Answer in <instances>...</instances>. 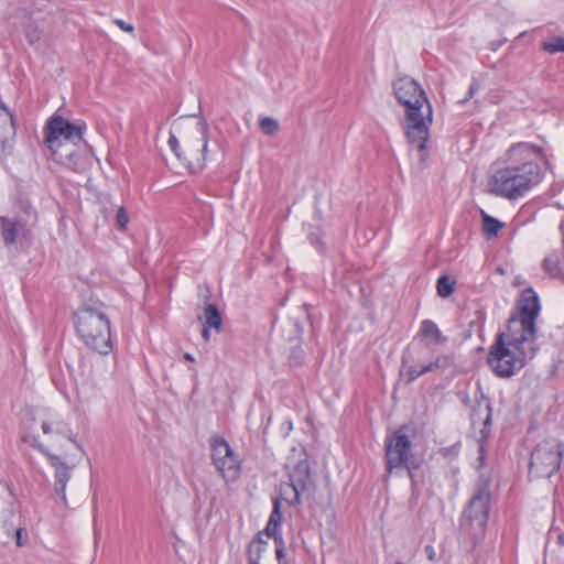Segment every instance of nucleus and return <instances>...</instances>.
Returning a JSON list of instances; mask_svg holds the SVG:
<instances>
[{
    "label": "nucleus",
    "instance_id": "obj_41",
    "mask_svg": "<svg viewBox=\"0 0 564 564\" xmlns=\"http://www.w3.org/2000/svg\"><path fill=\"white\" fill-rule=\"evenodd\" d=\"M184 358H185V360H188V361H192V362L195 360L194 357L191 354H188V352H186L184 355Z\"/></svg>",
    "mask_w": 564,
    "mask_h": 564
},
{
    "label": "nucleus",
    "instance_id": "obj_18",
    "mask_svg": "<svg viewBox=\"0 0 564 564\" xmlns=\"http://www.w3.org/2000/svg\"><path fill=\"white\" fill-rule=\"evenodd\" d=\"M282 521V513H281V502L279 498H275L273 500V510L270 514L269 521L267 523V527L264 529V533L271 538V536H278V530L280 527V523Z\"/></svg>",
    "mask_w": 564,
    "mask_h": 564
},
{
    "label": "nucleus",
    "instance_id": "obj_11",
    "mask_svg": "<svg viewBox=\"0 0 564 564\" xmlns=\"http://www.w3.org/2000/svg\"><path fill=\"white\" fill-rule=\"evenodd\" d=\"M22 440L48 458L50 465L54 468V492L61 498L62 503L66 507V486L72 477V471L76 464L66 463L59 455L50 453L48 447L41 443L36 436L24 435Z\"/></svg>",
    "mask_w": 564,
    "mask_h": 564
},
{
    "label": "nucleus",
    "instance_id": "obj_9",
    "mask_svg": "<svg viewBox=\"0 0 564 564\" xmlns=\"http://www.w3.org/2000/svg\"><path fill=\"white\" fill-rule=\"evenodd\" d=\"M563 453L564 444L557 438L547 437L539 442L531 453L529 477L551 478L560 470Z\"/></svg>",
    "mask_w": 564,
    "mask_h": 564
},
{
    "label": "nucleus",
    "instance_id": "obj_15",
    "mask_svg": "<svg viewBox=\"0 0 564 564\" xmlns=\"http://www.w3.org/2000/svg\"><path fill=\"white\" fill-rule=\"evenodd\" d=\"M14 135L15 126L13 116L0 100V155H6L11 152Z\"/></svg>",
    "mask_w": 564,
    "mask_h": 564
},
{
    "label": "nucleus",
    "instance_id": "obj_39",
    "mask_svg": "<svg viewBox=\"0 0 564 564\" xmlns=\"http://www.w3.org/2000/svg\"><path fill=\"white\" fill-rule=\"evenodd\" d=\"M556 542L558 545H564V534L563 533L557 535Z\"/></svg>",
    "mask_w": 564,
    "mask_h": 564
},
{
    "label": "nucleus",
    "instance_id": "obj_32",
    "mask_svg": "<svg viewBox=\"0 0 564 564\" xmlns=\"http://www.w3.org/2000/svg\"><path fill=\"white\" fill-rule=\"evenodd\" d=\"M305 354L300 347H294L291 350L290 362L291 365H301L304 361Z\"/></svg>",
    "mask_w": 564,
    "mask_h": 564
},
{
    "label": "nucleus",
    "instance_id": "obj_8",
    "mask_svg": "<svg viewBox=\"0 0 564 564\" xmlns=\"http://www.w3.org/2000/svg\"><path fill=\"white\" fill-rule=\"evenodd\" d=\"M490 482L479 479L476 491L468 501L460 518V527L469 534H482L487 525L490 511Z\"/></svg>",
    "mask_w": 564,
    "mask_h": 564
},
{
    "label": "nucleus",
    "instance_id": "obj_36",
    "mask_svg": "<svg viewBox=\"0 0 564 564\" xmlns=\"http://www.w3.org/2000/svg\"><path fill=\"white\" fill-rule=\"evenodd\" d=\"M479 89V84L476 79H474L469 86L467 97L462 100V102H466L468 99H470L475 93Z\"/></svg>",
    "mask_w": 564,
    "mask_h": 564
},
{
    "label": "nucleus",
    "instance_id": "obj_7",
    "mask_svg": "<svg viewBox=\"0 0 564 564\" xmlns=\"http://www.w3.org/2000/svg\"><path fill=\"white\" fill-rule=\"evenodd\" d=\"M284 468L290 482L281 486L282 496L290 506L300 505L301 497L310 492L313 487L305 448L293 447L286 458Z\"/></svg>",
    "mask_w": 564,
    "mask_h": 564
},
{
    "label": "nucleus",
    "instance_id": "obj_3",
    "mask_svg": "<svg viewBox=\"0 0 564 564\" xmlns=\"http://www.w3.org/2000/svg\"><path fill=\"white\" fill-rule=\"evenodd\" d=\"M542 149L528 142L512 145L507 152V165L495 172L491 192L497 196L517 199L542 180V171L534 156Z\"/></svg>",
    "mask_w": 564,
    "mask_h": 564
},
{
    "label": "nucleus",
    "instance_id": "obj_21",
    "mask_svg": "<svg viewBox=\"0 0 564 564\" xmlns=\"http://www.w3.org/2000/svg\"><path fill=\"white\" fill-rule=\"evenodd\" d=\"M205 325L209 328H214L217 333L223 329V321L220 313L215 304H208L204 311Z\"/></svg>",
    "mask_w": 564,
    "mask_h": 564
},
{
    "label": "nucleus",
    "instance_id": "obj_40",
    "mask_svg": "<svg viewBox=\"0 0 564 564\" xmlns=\"http://www.w3.org/2000/svg\"><path fill=\"white\" fill-rule=\"evenodd\" d=\"M481 406V403H478L474 409H473V413H471V416H473V420H475L476 415H477V411L478 409Z\"/></svg>",
    "mask_w": 564,
    "mask_h": 564
},
{
    "label": "nucleus",
    "instance_id": "obj_24",
    "mask_svg": "<svg viewBox=\"0 0 564 564\" xmlns=\"http://www.w3.org/2000/svg\"><path fill=\"white\" fill-rule=\"evenodd\" d=\"M456 282L449 275H441L437 279L436 290L441 297H448L455 290Z\"/></svg>",
    "mask_w": 564,
    "mask_h": 564
},
{
    "label": "nucleus",
    "instance_id": "obj_23",
    "mask_svg": "<svg viewBox=\"0 0 564 564\" xmlns=\"http://www.w3.org/2000/svg\"><path fill=\"white\" fill-rule=\"evenodd\" d=\"M482 217V231L487 236H496L498 231L503 227V224L498 219L489 216L484 210H481Z\"/></svg>",
    "mask_w": 564,
    "mask_h": 564
},
{
    "label": "nucleus",
    "instance_id": "obj_2",
    "mask_svg": "<svg viewBox=\"0 0 564 564\" xmlns=\"http://www.w3.org/2000/svg\"><path fill=\"white\" fill-rule=\"evenodd\" d=\"M392 88L398 102L405 107L401 127L406 141L420 152L421 160L424 161L427 156L433 108L420 84L410 76L397 78Z\"/></svg>",
    "mask_w": 564,
    "mask_h": 564
},
{
    "label": "nucleus",
    "instance_id": "obj_5",
    "mask_svg": "<svg viewBox=\"0 0 564 564\" xmlns=\"http://www.w3.org/2000/svg\"><path fill=\"white\" fill-rule=\"evenodd\" d=\"M105 304L90 299L74 315L76 330L84 344L91 350L108 355L112 350L110 321Z\"/></svg>",
    "mask_w": 564,
    "mask_h": 564
},
{
    "label": "nucleus",
    "instance_id": "obj_30",
    "mask_svg": "<svg viewBox=\"0 0 564 564\" xmlns=\"http://www.w3.org/2000/svg\"><path fill=\"white\" fill-rule=\"evenodd\" d=\"M12 536L15 540L17 546L22 547L28 544L29 535H28L26 529L24 527L18 525V528H17V530H14V533L12 534Z\"/></svg>",
    "mask_w": 564,
    "mask_h": 564
},
{
    "label": "nucleus",
    "instance_id": "obj_14",
    "mask_svg": "<svg viewBox=\"0 0 564 564\" xmlns=\"http://www.w3.org/2000/svg\"><path fill=\"white\" fill-rule=\"evenodd\" d=\"M41 429L43 433L48 436L52 445L63 446L62 441H65L74 446L75 449L82 451L80 445L76 442L73 431L62 420L48 419L42 421Z\"/></svg>",
    "mask_w": 564,
    "mask_h": 564
},
{
    "label": "nucleus",
    "instance_id": "obj_10",
    "mask_svg": "<svg viewBox=\"0 0 564 564\" xmlns=\"http://www.w3.org/2000/svg\"><path fill=\"white\" fill-rule=\"evenodd\" d=\"M410 424L401 425L398 430L387 436L384 442L386 474L390 476L394 469L416 460L412 453Z\"/></svg>",
    "mask_w": 564,
    "mask_h": 564
},
{
    "label": "nucleus",
    "instance_id": "obj_26",
    "mask_svg": "<svg viewBox=\"0 0 564 564\" xmlns=\"http://www.w3.org/2000/svg\"><path fill=\"white\" fill-rule=\"evenodd\" d=\"M543 51L550 53V54H556L560 52L564 53V39L561 36L552 37L549 41H545L542 44Z\"/></svg>",
    "mask_w": 564,
    "mask_h": 564
},
{
    "label": "nucleus",
    "instance_id": "obj_42",
    "mask_svg": "<svg viewBox=\"0 0 564 564\" xmlns=\"http://www.w3.org/2000/svg\"><path fill=\"white\" fill-rule=\"evenodd\" d=\"M397 564H403V563H401V562H398Z\"/></svg>",
    "mask_w": 564,
    "mask_h": 564
},
{
    "label": "nucleus",
    "instance_id": "obj_1",
    "mask_svg": "<svg viewBox=\"0 0 564 564\" xmlns=\"http://www.w3.org/2000/svg\"><path fill=\"white\" fill-rule=\"evenodd\" d=\"M540 311L539 295L532 288L524 289L519 313L509 318L506 330L496 336L489 348L487 364L497 377H512L535 357V322Z\"/></svg>",
    "mask_w": 564,
    "mask_h": 564
},
{
    "label": "nucleus",
    "instance_id": "obj_25",
    "mask_svg": "<svg viewBox=\"0 0 564 564\" xmlns=\"http://www.w3.org/2000/svg\"><path fill=\"white\" fill-rule=\"evenodd\" d=\"M259 127L267 135H275L279 132L280 124L278 120L272 117H263L259 121Z\"/></svg>",
    "mask_w": 564,
    "mask_h": 564
},
{
    "label": "nucleus",
    "instance_id": "obj_29",
    "mask_svg": "<svg viewBox=\"0 0 564 564\" xmlns=\"http://www.w3.org/2000/svg\"><path fill=\"white\" fill-rule=\"evenodd\" d=\"M24 32H25V35H26V39H28V42L30 44H35L40 41L41 39V31L40 29L33 24V23H29L25 25L24 28Z\"/></svg>",
    "mask_w": 564,
    "mask_h": 564
},
{
    "label": "nucleus",
    "instance_id": "obj_19",
    "mask_svg": "<svg viewBox=\"0 0 564 564\" xmlns=\"http://www.w3.org/2000/svg\"><path fill=\"white\" fill-rule=\"evenodd\" d=\"M265 544L267 542L262 539V532H259L248 546V564H260V557Z\"/></svg>",
    "mask_w": 564,
    "mask_h": 564
},
{
    "label": "nucleus",
    "instance_id": "obj_20",
    "mask_svg": "<svg viewBox=\"0 0 564 564\" xmlns=\"http://www.w3.org/2000/svg\"><path fill=\"white\" fill-rule=\"evenodd\" d=\"M485 410L487 411V415L484 420V429L481 432V440L479 441V448H478V460H479V468L485 466V441L489 436V431H487V427L491 425V404L489 401H486Z\"/></svg>",
    "mask_w": 564,
    "mask_h": 564
},
{
    "label": "nucleus",
    "instance_id": "obj_28",
    "mask_svg": "<svg viewBox=\"0 0 564 564\" xmlns=\"http://www.w3.org/2000/svg\"><path fill=\"white\" fill-rule=\"evenodd\" d=\"M129 224V216L123 206H119L116 214V227L119 231H126Z\"/></svg>",
    "mask_w": 564,
    "mask_h": 564
},
{
    "label": "nucleus",
    "instance_id": "obj_13",
    "mask_svg": "<svg viewBox=\"0 0 564 564\" xmlns=\"http://www.w3.org/2000/svg\"><path fill=\"white\" fill-rule=\"evenodd\" d=\"M432 355L429 345L410 346L402 357V365L406 367L408 382L415 381L419 377L435 370L433 360H427Z\"/></svg>",
    "mask_w": 564,
    "mask_h": 564
},
{
    "label": "nucleus",
    "instance_id": "obj_6",
    "mask_svg": "<svg viewBox=\"0 0 564 564\" xmlns=\"http://www.w3.org/2000/svg\"><path fill=\"white\" fill-rule=\"evenodd\" d=\"M167 144L176 159L191 173L200 172L206 165L208 148V124L205 120L191 124L180 133H170Z\"/></svg>",
    "mask_w": 564,
    "mask_h": 564
},
{
    "label": "nucleus",
    "instance_id": "obj_16",
    "mask_svg": "<svg viewBox=\"0 0 564 564\" xmlns=\"http://www.w3.org/2000/svg\"><path fill=\"white\" fill-rule=\"evenodd\" d=\"M2 239L7 246L14 243L17 236L23 230L20 220L11 217H0Z\"/></svg>",
    "mask_w": 564,
    "mask_h": 564
},
{
    "label": "nucleus",
    "instance_id": "obj_35",
    "mask_svg": "<svg viewBox=\"0 0 564 564\" xmlns=\"http://www.w3.org/2000/svg\"><path fill=\"white\" fill-rule=\"evenodd\" d=\"M115 24L121 29L122 31L124 32H129V33H132L134 31V26L121 19H116L115 20Z\"/></svg>",
    "mask_w": 564,
    "mask_h": 564
},
{
    "label": "nucleus",
    "instance_id": "obj_27",
    "mask_svg": "<svg viewBox=\"0 0 564 564\" xmlns=\"http://www.w3.org/2000/svg\"><path fill=\"white\" fill-rule=\"evenodd\" d=\"M435 370H446L454 364L453 355H438L433 359Z\"/></svg>",
    "mask_w": 564,
    "mask_h": 564
},
{
    "label": "nucleus",
    "instance_id": "obj_4",
    "mask_svg": "<svg viewBox=\"0 0 564 564\" xmlns=\"http://www.w3.org/2000/svg\"><path fill=\"white\" fill-rule=\"evenodd\" d=\"M85 129L84 122L73 123L58 115L48 119L44 128V142L55 162L76 172L83 169L84 160L80 152L90 149L83 139Z\"/></svg>",
    "mask_w": 564,
    "mask_h": 564
},
{
    "label": "nucleus",
    "instance_id": "obj_33",
    "mask_svg": "<svg viewBox=\"0 0 564 564\" xmlns=\"http://www.w3.org/2000/svg\"><path fill=\"white\" fill-rule=\"evenodd\" d=\"M274 539V543H275V555H276V558L279 561V564H283L282 563V560L284 557V542H283V539L278 535V536H272Z\"/></svg>",
    "mask_w": 564,
    "mask_h": 564
},
{
    "label": "nucleus",
    "instance_id": "obj_34",
    "mask_svg": "<svg viewBox=\"0 0 564 564\" xmlns=\"http://www.w3.org/2000/svg\"><path fill=\"white\" fill-rule=\"evenodd\" d=\"M9 513L10 517L3 521V529L6 530L8 535H12L18 527L14 523V513L11 510H9Z\"/></svg>",
    "mask_w": 564,
    "mask_h": 564
},
{
    "label": "nucleus",
    "instance_id": "obj_22",
    "mask_svg": "<svg viewBox=\"0 0 564 564\" xmlns=\"http://www.w3.org/2000/svg\"><path fill=\"white\" fill-rule=\"evenodd\" d=\"M542 269L553 279L563 275L562 269L560 267V260L556 254H550L545 257L542 261Z\"/></svg>",
    "mask_w": 564,
    "mask_h": 564
},
{
    "label": "nucleus",
    "instance_id": "obj_37",
    "mask_svg": "<svg viewBox=\"0 0 564 564\" xmlns=\"http://www.w3.org/2000/svg\"><path fill=\"white\" fill-rule=\"evenodd\" d=\"M425 553H426V556L430 561H435L436 558V552L434 550V547L432 545H426L425 546Z\"/></svg>",
    "mask_w": 564,
    "mask_h": 564
},
{
    "label": "nucleus",
    "instance_id": "obj_17",
    "mask_svg": "<svg viewBox=\"0 0 564 564\" xmlns=\"http://www.w3.org/2000/svg\"><path fill=\"white\" fill-rule=\"evenodd\" d=\"M419 336L433 340L437 345H445L447 337L443 335L438 326L432 319H424L421 322Z\"/></svg>",
    "mask_w": 564,
    "mask_h": 564
},
{
    "label": "nucleus",
    "instance_id": "obj_31",
    "mask_svg": "<svg viewBox=\"0 0 564 564\" xmlns=\"http://www.w3.org/2000/svg\"><path fill=\"white\" fill-rule=\"evenodd\" d=\"M419 467H420V463H419L417 459L409 463L408 465L401 466V468L406 469L408 476H409V478L411 480V487H412L413 490H415L416 487H417V481H416L415 476H414V470H416Z\"/></svg>",
    "mask_w": 564,
    "mask_h": 564
},
{
    "label": "nucleus",
    "instance_id": "obj_38",
    "mask_svg": "<svg viewBox=\"0 0 564 564\" xmlns=\"http://www.w3.org/2000/svg\"><path fill=\"white\" fill-rule=\"evenodd\" d=\"M209 329L210 328L207 327V326L203 327L202 336H203L205 341L209 340V337H210V330Z\"/></svg>",
    "mask_w": 564,
    "mask_h": 564
},
{
    "label": "nucleus",
    "instance_id": "obj_12",
    "mask_svg": "<svg viewBox=\"0 0 564 564\" xmlns=\"http://www.w3.org/2000/svg\"><path fill=\"white\" fill-rule=\"evenodd\" d=\"M210 457L217 471L226 481L239 478L241 464L229 443L219 435L210 437Z\"/></svg>",
    "mask_w": 564,
    "mask_h": 564
}]
</instances>
